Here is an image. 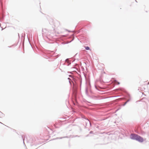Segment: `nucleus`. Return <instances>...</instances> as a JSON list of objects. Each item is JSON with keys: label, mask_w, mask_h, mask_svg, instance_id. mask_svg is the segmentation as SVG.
Wrapping results in <instances>:
<instances>
[{"label": "nucleus", "mask_w": 149, "mask_h": 149, "mask_svg": "<svg viewBox=\"0 0 149 149\" xmlns=\"http://www.w3.org/2000/svg\"><path fill=\"white\" fill-rule=\"evenodd\" d=\"M85 49L87 50H88L90 49L88 47H85Z\"/></svg>", "instance_id": "obj_3"}, {"label": "nucleus", "mask_w": 149, "mask_h": 149, "mask_svg": "<svg viewBox=\"0 0 149 149\" xmlns=\"http://www.w3.org/2000/svg\"><path fill=\"white\" fill-rule=\"evenodd\" d=\"M128 101V100L125 103V104H126V103H127V102Z\"/></svg>", "instance_id": "obj_5"}, {"label": "nucleus", "mask_w": 149, "mask_h": 149, "mask_svg": "<svg viewBox=\"0 0 149 149\" xmlns=\"http://www.w3.org/2000/svg\"><path fill=\"white\" fill-rule=\"evenodd\" d=\"M117 83L118 84H120V83L119 82H117Z\"/></svg>", "instance_id": "obj_4"}, {"label": "nucleus", "mask_w": 149, "mask_h": 149, "mask_svg": "<svg viewBox=\"0 0 149 149\" xmlns=\"http://www.w3.org/2000/svg\"><path fill=\"white\" fill-rule=\"evenodd\" d=\"M146 142L145 139H143V138L140 137V142Z\"/></svg>", "instance_id": "obj_2"}, {"label": "nucleus", "mask_w": 149, "mask_h": 149, "mask_svg": "<svg viewBox=\"0 0 149 149\" xmlns=\"http://www.w3.org/2000/svg\"><path fill=\"white\" fill-rule=\"evenodd\" d=\"M130 138L132 139H135L138 141H139V136L136 134H132Z\"/></svg>", "instance_id": "obj_1"}]
</instances>
